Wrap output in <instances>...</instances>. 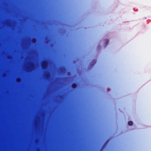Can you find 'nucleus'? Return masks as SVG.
Returning <instances> with one entry per match:
<instances>
[{
  "label": "nucleus",
  "instance_id": "obj_2",
  "mask_svg": "<svg viewBox=\"0 0 151 151\" xmlns=\"http://www.w3.org/2000/svg\"><path fill=\"white\" fill-rule=\"evenodd\" d=\"M72 87L73 88H76L77 86V84L76 83H73L72 85Z\"/></svg>",
  "mask_w": 151,
  "mask_h": 151
},
{
  "label": "nucleus",
  "instance_id": "obj_3",
  "mask_svg": "<svg viewBox=\"0 0 151 151\" xmlns=\"http://www.w3.org/2000/svg\"><path fill=\"white\" fill-rule=\"evenodd\" d=\"M96 59H93L91 63V65L93 66L96 63Z\"/></svg>",
  "mask_w": 151,
  "mask_h": 151
},
{
  "label": "nucleus",
  "instance_id": "obj_4",
  "mask_svg": "<svg viewBox=\"0 0 151 151\" xmlns=\"http://www.w3.org/2000/svg\"><path fill=\"white\" fill-rule=\"evenodd\" d=\"M133 123L132 121H129L128 122V124L129 126H132L133 125Z\"/></svg>",
  "mask_w": 151,
  "mask_h": 151
},
{
  "label": "nucleus",
  "instance_id": "obj_5",
  "mask_svg": "<svg viewBox=\"0 0 151 151\" xmlns=\"http://www.w3.org/2000/svg\"><path fill=\"white\" fill-rule=\"evenodd\" d=\"M109 40L108 39H106L105 40V46H106L109 43Z\"/></svg>",
  "mask_w": 151,
  "mask_h": 151
},
{
  "label": "nucleus",
  "instance_id": "obj_1",
  "mask_svg": "<svg viewBox=\"0 0 151 151\" xmlns=\"http://www.w3.org/2000/svg\"><path fill=\"white\" fill-rule=\"evenodd\" d=\"M48 64V61L47 60H44L42 63V68L44 69H46Z\"/></svg>",
  "mask_w": 151,
  "mask_h": 151
}]
</instances>
